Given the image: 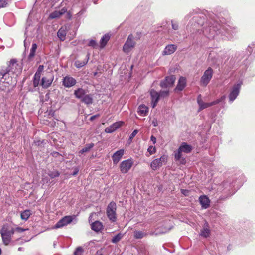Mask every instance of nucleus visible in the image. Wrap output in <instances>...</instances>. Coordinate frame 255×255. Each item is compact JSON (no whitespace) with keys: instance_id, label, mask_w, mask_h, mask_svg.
<instances>
[{"instance_id":"1","label":"nucleus","mask_w":255,"mask_h":255,"mask_svg":"<svg viewBox=\"0 0 255 255\" xmlns=\"http://www.w3.org/2000/svg\"><path fill=\"white\" fill-rule=\"evenodd\" d=\"M237 32L235 27L229 25H220L217 21H208L203 29V34L209 39L219 36V34L225 35L228 38H231Z\"/></svg>"},{"instance_id":"2","label":"nucleus","mask_w":255,"mask_h":255,"mask_svg":"<svg viewBox=\"0 0 255 255\" xmlns=\"http://www.w3.org/2000/svg\"><path fill=\"white\" fill-rule=\"evenodd\" d=\"M22 69L21 64L15 59L11 60L7 66L0 69V82L7 84V87L15 85L16 77L21 73Z\"/></svg>"},{"instance_id":"3","label":"nucleus","mask_w":255,"mask_h":255,"mask_svg":"<svg viewBox=\"0 0 255 255\" xmlns=\"http://www.w3.org/2000/svg\"><path fill=\"white\" fill-rule=\"evenodd\" d=\"M192 147L186 142H182L177 151L175 152L174 158L175 161H179L181 164H185L186 160L182 157V153H189L192 150Z\"/></svg>"},{"instance_id":"4","label":"nucleus","mask_w":255,"mask_h":255,"mask_svg":"<svg viewBox=\"0 0 255 255\" xmlns=\"http://www.w3.org/2000/svg\"><path fill=\"white\" fill-rule=\"evenodd\" d=\"M0 233L3 243L7 245L10 242L11 236L14 233V229L10 228L8 225H4L2 227Z\"/></svg>"},{"instance_id":"5","label":"nucleus","mask_w":255,"mask_h":255,"mask_svg":"<svg viewBox=\"0 0 255 255\" xmlns=\"http://www.w3.org/2000/svg\"><path fill=\"white\" fill-rule=\"evenodd\" d=\"M116 204L113 201L111 202L107 206L106 209V215L111 222H115L116 221Z\"/></svg>"},{"instance_id":"6","label":"nucleus","mask_w":255,"mask_h":255,"mask_svg":"<svg viewBox=\"0 0 255 255\" xmlns=\"http://www.w3.org/2000/svg\"><path fill=\"white\" fill-rule=\"evenodd\" d=\"M224 98L225 96H223L220 99H217L213 102L210 103H205L202 100L201 95H199L197 97V103L199 106V111H201L205 108H207L213 105L218 104L219 103L223 101L224 99Z\"/></svg>"},{"instance_id":"7","label":"nucleus","mask_w":255,"mask_h":255,"mask_svg":"<svg viewBox=\"0 0 255 255\" xmlns=\"http://www.w3.org/2000/svg\"><path fill=\"white\" fill-rule=\"evenodd\" d=\"M168 156L166 155L161 156L160 158L153 160L150 163V167L153 170L159 169L167 162Z\"/></svg>"},{"instance_id":"8","label":"nucleus","mask_w":255,"mask_h":255,"mask_svg":"<svg viewBox=\"0 0 255 255\" xmlns=\"http://www.w3.org/2000/svg\"><path fill=\"white\" fill-rule=\"evenodd\" d=\"M135 44L134 36L130 34L123 47V51L126 53H128L134 48Z\"/></svg>"},{"instance_id":"9","label":"nucleus","mask_w":255,"mask_h":255,"mask_svg":"<svg viewBox=\"0 0 255 255\" xmlns=\"http://www.w3.org/2000/svg\"><path fill=\"white\" fill-rule=\"evenodd\" d=\"M213 70L211 67H208L200 79V84L201 86H206L210 82L212 78Z\"/></svg>"},{"instance_id":"10","label":"nucleus","mask_w":255,"mask_h":255,"mask_svg":"<svg viewBox=\"0 0 255 255\" xmlns=\"http://www.w3.org/2000/svg\"><path fill=\"white\" fill-rule=\"evenodd\" d=\"M242 84V82L236 84L231 88L229 95V99L230 103H232L238 96Z\"/></svg>"},{"instance_id":"11","label":"nucleus","mask_w":255,"mask_h":255,"mask_svg":"<svg viewBox=\"0 0 255 255\" xmlns=\"http://www.w3.org/2000/svg\"><path fill=\"white\" fill-rule=\"evenodd\" d=\"M133 165V161L132 159H127L123 161L120 165V169L122 173H127L129 171Z\"/></svg>"},{"instance_id":"12","label":"nucleus","mask_w":255,"mask_h":255,"mask_svg":"<svg viewBox=\"0 0 255 255\" xmlns=\"http://www.w3.org/2000/svg\"><path fill=\"white\" fill-rule=\"evenodd\" d=\"M73 220V218L71 216H66L60 219L54 226V228L57 229L62 228L71 223Z\"/></svg>"},{"instance_id":"13","label":"nucleus","mask_w":255,"mask_h":255,"mask_svg":"<svg viewBox=\"0 0 255 255\" xmlns=\"http://www.w3.org/2000/svg\"><path fill=\"white\" fill-rule=\"evenodd\" d=\"M175 79L176 78L174 75L167 76L164 81L161 82L160 86L162 88L171 87L174 84Z\"/></svg>"},{"instance_id":"14","label":"nucleus","mask_w":255,"mask_h":255,"mask_svg":"<svg viewBox=\"0 0 255 255\" xmlns=\"http://www.w3.org/2000/svg\"><path fill=\"white\" fill-rule=\"evenodd\" d=\"M123 124L124 122L122 121L116 122L108 127H107L105 129V131L108 133H112L121 127Z\"/></svg>"},{"instance_id":"15","label":"nucleus","mask_w":255,"mask_h":255,"mask_svg":"<svg viewBox=\"0 0 255 255\" xmlns=\"http://www.w3.org/2000/svg\"><path fill=\"white\" fill-rule=\"evenodd\" d=\"M208 61L211 65L219 64V57L218 55L214 51H211L208 56Z\"/></svg>"},{"instance_id":"16","label":"nucleus","mask_w":255,"mask_h":255,"mask_svg":"<svg viewBox=\"0 0 255 255\" xmlns=\"http://www.w3.org/2000/svg\"><path fill=\"white\" fill-rule=\"evenodd\" d=\"M150 95L151 97V106L153 108H155L159 99L160 95L158 92H156L153 89L150 91Z\"/></svg>"},{"instance_id":"17","label":"nucleus","mask_w":255,"mask_h":255,"mask_svg":"<svg viewBox=\"0 0 255 255\" xmlns=\"http://www.w3.org/2000/svg\"><path fill=\"white\" fill-rule=\"evenodd\" d=\"M76 83V80L70 76H66L63 79V85L67 88H69L75 85Z\"/></svg>"},{"instance_id":"18","label":"nucleus","mask_w":255,"mask_h":255,"mask_svg":"<svg viewBox=\"0 0 255 255\" xmlns=\"http://www.w3.org/2000/svg\"><path fill=\"white\" fill-rule=\"evenodd\" d=\"M177 48L175 44H169L165 47L162 52L163 55H168L173 54Z\"/></svg>"},{"instance_id":"19","label":"nucleus","mask_w":255,"mask_h":255,"mask_svg":"<svg viewBox=\"0 0 255 255\" xmlns=\"http://www.w3.org/2000/svg\"><path fill=\"white\" fill-rule=\"evenodd\" d=\"M124 153V149H120L114 153L112 158L114 164H117L122 158Z\"/></svg>"},{"instance_id":"20","label":"nucleus","mask_w":255,"mask_h":255,"mask_svg":"<svg viewBox=\"0 0 255 255\" xmlns=\"http://www.w3.org/2000/svg\"><path fill=\"white\" fill-rule=\"evenodd\" d=\"M199 201L203 208L207 209L210 206V200L206 195H202L199 198Z\"/></svg>"},{"instance_id":"21","label":"nucleus","mask_w":255,"mask_h":255,"mask_svg":"<svg viewBox=\"0 0 255 255\" xmlns=\"http://www.w3.org/2000/svg\"><path fill=\"white\" fill-rule=\"evenodd\" d=\"M186 86V79L183 77H180L177 86L175 89V91H182Z\"/></svg>"},{"instance_id":"22","label":"nucleus","mask_w":255,"mask_h":255,"mask_svg":"<svg viewBox=\"0 0 255 255\" xmlns=\"http://www.w3.org/2000/svg\"><path fill=\"white\" fill-rule=\"evenodd\" d=\"M210 234V230L209 229L208 223L206 222L204 223L203 229L201 230L200 235L204 237L205 238H207L209 236Z\"/></svg>"},{"instance_id":"23","label":"nucleus","mask_w":255,"mask_h":255,"mask_svg":"<svg viewBox=\"0 0 255 255\" xmlns=\"http://www.w3.org/2000/svg\"><path fill=\"white\" fill-rule=\"evenodd\" d=\"M67 8L63 7L59 11L56 10L50 13L49 17L51 19L58 18L64 14L67 11Z\"/></svg>"},{"instance_id":"24","label":"nucleus","mask_w":255,"mask_h":255,"mask_svg":"<svg viewBox=\"0 0 255 255\" xmlns=\"http://www.w3.org/2000/svg\"><path fill=\"white\" fill-rule=\"evenodd\" d=\"M91 227L93 230L97 232L102 230L103 226L101 222L99 221H96L91 224Z\"/></svg>"},{"instance_id":"25","label":"nucleus","mask_w":255,"mask_h":255,"mask_svg":"<svg viewBox=\"0 0 255 255\" xmlns=\"http://www.w3.org/2000/svg\"><path fill=\"white\" fill-rule=\"evenodd\" d=\"M74 95L77 98L80 99L82 101L86 95V92L82 88H78L75 91Z\"/></svg>"},{"instance_id":"26","label":"nucleus","mask_w":255,"mask_h":255,"mask_svg":"<svg viewBox=\"0 0 255 255\" xmlns=\"http://www.w3.org/2000/svg\"><path fill=\"white\" fill-rule=\"evenodd\" d=\"M89 57H90V53H88L87 55H86V58L83 60V61H80V60H77L75 61V66L77 67V68H81L83 66H84V65H85L88 60H89Z\"/></svg>"},{"instance_id":"27","label":"nucleus","mask_w":255,"mask_h":255,"mask_svg":"<svg viewBox=\"0 0 255 255\" xmlns=\"http://www.w3.org/2000/svg\"><path fill=\"white\" fill-rule=\"evenodd\" d=\"M53 78L52 77L50 79H47L46 77H43L41 80V86L44 88H47L49 87L53 81Z\"/></svg>"},{"instance_id":"28","label":"nucleus","mask_w":255,"mask_h":255,"mask_svg":"<svg viewBox=\"0 0 255 255\" xmlns=\"http://www.w3.org/2000/svg\"><path fill=\"white\" fill-rule=\"evenodd\" d=\"M110 38V35L109 34H105L100 40V47L104 48Z\"/></svg>"},{"instance_id":"29","label":"nucleus","mask_w":255,"mask_h":255,"mask_svg":"<svg viewBox=\"0 0 255 255\" xmlns=\"http://www.w3.org/2000/svg\"><path fill=\"white\" fill-rule=\"evenodd\" d=\"M148 112V108L144 105H141L138 107V113L139 115L146 116Z\"/></svg>"},{"instance_id":"30","label":"nucleus","mask_w":255,"mask_h":255,"mask_svg":"<svg viewBox=\"0 0 255 255\" xmlns=\"http://www.w3.org/2000/svg\"><path fill=\"white\" fill-rule=\"evenodd\" d=\"M147 234L141 231L135 230L134 231V237L136 239H140L146 236Z\"/></svg>"},{"instance_id":"31","label":"nucleus","mask_w":255,"mask_h":255,"mask_svg":"<svg viewBox=\"0 0 255 255\" xmlns=\"http://www.w3.org/2000/svg\"><path fill=\"white\" fill-rule=\"evenodd\" d=\"M37 46L36 43H33L32 45V47L30 49V52L28 56V59L31 60L32 59L35 54V52L37 49Z\"/></svg>"},{"instance_id":"32","label":"nucleus","mask_w":255,"mask_h":255,"mask_svg":"<svg viewBox=\"0 0 255 255\" xmlns=\"http://www.w3.org/2000/svg\"><path fill=\"white\" fill-rule=\"evenodd\" d=\"M81 101L86 104H90L92 103L93 98L90 94H86Z\"/></svg>"},{"instance_id":"33","label":"nucleus","mask_w":255,"mask_h":255,"mask_svg":"<svg viewBox=\"0 0 255 255\" xmlns=\"http://www.w3.org/2000/svg\"><path fill=\"white\" fill-rule=\"evenodd\" d=\"M244 56L243 52H237L235 53L234 55V57H232V59L233 58V60L235 61H240Z\"/></svg>"},{"instance_id":"34","label":"nucleus","mask_w":255,"mask_h":255,"mask_svg":"<svg viewBox=\"0 0 255 255\" xmlns=\"http://www.w3.org/2000/svg\"><path fill=\"white\" fill-rule=\"evenodd\" d=\"M31 215V211L26 210L21 213V218L24 220H27Z\"/></svg>"},{"instance_id":"35","label":"nucleus","mask_w":255,"mask_h":255,"mask_svg":"<svg viewBox=\"0 0 255 255\" xmlns=\"http://www.w3.org/2000/svg\"><path fill=\"white\" fill-rule=\"evenodd\" d=\"M66 34V31L62 28L60 29L57 32L58 37L62 41H64L65 40Z\"/></svg>"},{"instance_id":"36","label":"nucleus","mask_w":255,"mask_h":255,"mask_svg":"<svg viewBox=\"0 0 255 255\" xmlns=\"http://www.w3.org/2000/svg\"><path fill=\"white\" fill-rule=\"evenodd\" d=\"M93 143L87 144L79 152L80 153L83 154L85 152H88L94 146Z\"/></svg>"},{"instance_id":"37","label":"nucleus","mask_w":255,"mask_h":255,"mask_svg":"<svg viewBox=\"0 0 255 255\" xmlns=\"http://www.w3.org/2000/svg\"><path fill=\"white\" fill-rule=\"evenodd\" d=\"M255 51V41L251 45H249L247 48V54L251 55L253 51Z\"/></svg>"},{"instance_id":"38","label":"nucleus","mask_w":255,"mask_h":255,"mask_svg":"<svg viewBox=\"0 0 255 255\" xmlns=\"http://www.w3.org/2000/svg\"><path fill=\"white\" fill-rule=\"evenodd\" d=\"M40 77L41 76L34 74L33 79V84L34 87H37L39 85Z\"/></svg>"},{"instance_id":"39","label":"nucleus","mask_w":255,"mask_h":255,"mask_svg":"<svg viewBox=\"0 0 255 255\" xmlns=\"http://www.w3.org/2000/svg\"><path fill=\"white\" fill-rule=\"evenodd\" d=\"M123 235L121 233H119L113 237L111 241L113 243H117L120 241Z\"/></svg>"},{"instance_id":"40","label":"nucleus","mask_w":255,"mask_h":255,"mask_svg":"<svg viewBox=\"0 0 255 255\" xmlns=\"http://www.w3.org/2000/svg\"><path fill=\"white\" fill-rule=\"evenodd\" d=\"M48 175L51 178H54L55 177H58L60 175L59 172L57 170H53L51 171H49Z\"/></svg>"},{"instance_id":"41","label":"nucleus","mask_w":255,"mask_h":255,"mask_svg":"<svg viewBox=\"0 0 255 255\" xmlns=\"http://www.w3.org/2000/svg\"><path fill=\"white\" fill-rule=\"evenodd\" d=\"M172 28L174 30H177L179 29V23L177 21L175 20L171 21Z\"/></svg>"},{"instance_id":"42","label":"nucleus","mask_w":255,"mask_h":255,"mask_svg":"<svg viewBox=\"0 0 255 255\" xmlns=\"http://www.w3.org/2000/svg\"><path fill=\"white\" fill-rule=\"evenodd\" d=\"M83 250L82 247H79L76 248L74 252V255H83Z\"/></svg>"},{"instance_id":"43","label":"nucleus","mask_w":255,"mask_h":255,"mask_svg":"<svg viewBox=\"0 0 255 255\" xmlns=\"http://www.w3.org/2000/svg\"><path fill=\"white\" fill-rule=\"evenodd\" d=\"M147 151L149 153V154L150 155L154 154L156 151V149L155 147L153 146H150L148 148Z\"/></svg>"},{"instance_id":"44","label":"nucleus","mask_w":255,"mask_h":255,"mask_svg":"<svg viewBox=\"0 0 255 255\" xmlns=\"http://www.w3.org/2000/svg\"><path fill=\"white\" fill-rule=\"evenodd\" d=\"M44 69L43 65H39L37 71L35 73V75L41 76V74Z\"/></svg>"},{"instance_id":"45","label":"nucleus","mask_w":255,"mask_h":255,"mask_svg":"<svg viewBox=\"0 0 255 255\" xmlns=\"http://www.w3.org/2000/svg\"><path fill=\"white\" fill-rule=\"evenodd\" d=\"M88 45L89 46H91L93 48H96L97 46V43L95 40L91 39L89 41Z\"/></svg>"},{"instance_id":"46","label":"nucleus","mask_w":255,"mask_h":255,"mask_svg":"<svg viewBox=\"0 0 255 255\" xmlns=\"http://www.w3.org/2000/svg\"><path fill=\"white\" fill-rule=\"evenodd\" d=\"M138 132V130L137 129L134 130L131 134L130 135L129 140L131 142L132 141V139L136 136V135Z\"/></svg>"},{"instance_id":"47","label":"nucleus","mask_w":255,"mask_h":255,"mask_svg":"<svg viewBox=\"0 0 255 255\" xmlns=\"http://www.w3.org/2000/svg\"><path fill=\"white\" fill-rule=\"evenodd\" d=\"M7 5V2L6 0H0V8L5 7Z\"/></svg>"},{"instance_id":"48","label":"nucleus","mask_w":255,"mask_h":255,"mask_svg":"<svg viewBox=\"0 0 255 255\" xmlns=\"http://www.w3.org/2000/svg\"><path fill=\"white\" fill-rule=\"evenodd\" d=\"M159 94L160 95V97H166V96H167L168 95L169 91L168 90H166V91H161L159 93Z\"/></svg>"},{"instance_id":"49","label":"nucleus","mask_w":255,"mask_h":255,"mask_svg":"<svg viewBox=\"0 0 255 255\" xmlns=\"http://www.w3.org/2000/svg\"><path fill=\"white\" fill-rule=\"evenodd\" d=\"M14 229V232L16 231V232H19V233L22 232L24 231L28 230V229H23L21 227H17Z\"/></svg>"},{"instance_id":"50","label":"nucleus","mask_w":255,"mask_h":255,"mask_svg":"<svg viewBox=\"0 0 255 255\" xmlns=\"http://www.w3.org/2000/svg\"><path fill=\"white\" fill-rule=\"evenodd\" d=\"M79 168L78 167H75L74 168V171L72 173V175H77V174L78 173V172H79Z\"/></svg>"},{"instance_id":"51","label":"nucleus","mask_w":255,"mask_h":255,"mask_svg":"<svg viewBox=\"0 0 255 255\" xmlns=\"http://www.w3.org/2000/svg\"><path fill=\"white\" fill-rule=\"evenodd\" d=\"M152 124L154 127H157L158 126V122L156 119H154L152 121Z\"/></svg>"},{"instance_id":"52","label":"nucleus","mask_w":255,"mask_h":255,"mask_svg":"<svg viewBox=\"0 0 255 255\" xmlns=\"http://www.w3.org/2000/svg\"><path fill=\"white\" fill-rule=\"evenodd\" d=\"M151 140L152 141L153 144H155L156 142V138L153 135L151 136Z\"/></svg>"},{"instance_id":"53","label":"nucleus","mask_w":255,"mask_h":255,"mask_svg":"<svg viewBox=\"0 0 255 255\" xmlns=\"http://www.w3.org/2000/svg\"><path fill=\"white\" fill-rule=\"evenodd\" d=\"M181 192H182V193H183L185 195H186V196L188 195V194H187L188 193V190H182Z\"/></svg>"},{"instance_id":"54","label":"nucleus","mask_w":255,"mask_h":255,"mask_svg":"<svg viewBox=\"0 0 255 255\" xmlns=\"http://www.w3.org/2000/svg\"><path fill=\"white\" fill-rule=\"evenodd\" d=\"M7 87L6 85L5 86H0V89L1 90H5L6 89V87Z\"/></svg>"},{"instance_id":"55","label":"nucleus","mask_w":255,"mask_h":255,"mask_svg":"<svg viewBox=\"0 0 255 255\" xmlns=\"http://www.w3.org/2000/svg\"><path fill=\"white\" fill-rule=\"evenodd\" d=\"M52 154L53 156H55V157H57L58 155H59V153H58L57 152H53Z\"/></svg>"},{"instance_id":"56","label":"nucleus","mask_w":255,"mask_h":255,"mask_svg":"<svg viewBox=\"0 0 255 255\" xmlns=\"http://www.w3.org/2000/svg\"><path fill=\"white\" fill-rule=\"evenodd\" d=\"M98 115H94V116H92L90 117V120H94L95 118H96L97 117H98Z\"/></svg>"},{"instance_id":"57","label":"nucleus","mask_w":255,"mask_h":255,"mask_svg":"<svg viewBox=\"0 0 255 255\" xmlns=\"http://www.w3.org/2000/svg\"><path fill=\"white\" fill-rule=\"evenodd\" d=\"M93 213H91L89 217V220L90 221V220L92 219V215H93Z\"/></svg>"},{"instance_id":"58","label":"nucleus","mask_w":255,"mask_h":255,"mask_svg":"<svg viewBox=\"0 0 255 255\" xmlns=\"http://www.w3.org/2000/svg\"><path fill=\"white\" fill-rule=\"evenodd\" d=\"M196 12H195L194 10H193V11L192 12H190L189 14H193V13H196Z\"/></svg>"},{"instance_id":"59","label":"nucleus","mask_w":255,"mask_h":255,"mask_svg":"<svg viewBox=\"0 0 255 255\" xmlns=\"http://www.w3.org/2000/svg\"><path fill=\"white\" fill-rule=\"evenodd\" d=\"M22 249H23V248H22V247H19V248H18V251H22Z\"/></svg>"},{"instance_id":"60","label":"nucleus","mask_w":255,"mask_h":255,"mask_svg":"<svg viewBox=\"0 0 255 255\" xmlns=\"http://www.w3.org/2000/svg\"><path fill=\"white\" fill-rule=\"evenodd\" d=\"M55 125V123L51 124V126H52L53 127Z\"/></svg>"},{"instance_id":"61","label":"nucleus","mask_w":255,"mask_h":255,"mask_svg":"<svg viewBox=\"0 0 255 255\" xmlns=\"http://www.w3.org/2000/svg\"><path fill=\"white\" fill-rule=\"evenodd\" d=\"M1 249L0 248V255H1Z\"/></svg>"},{"instance_id":"62","label":"nucleus","mask_w":255,"mask_h":255,"mask_svg":"<svg viewBox=\"0 0 255 255\" xmlns=\"http://www.w3.org/2000/svg\"><path fill=\"white\" fill-rule=\"evenodd\" d=\"M100 255H103V254H100Z\"/></svg>"}]
</instances>
